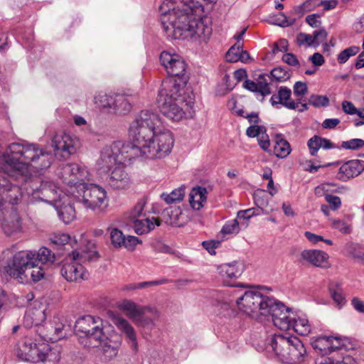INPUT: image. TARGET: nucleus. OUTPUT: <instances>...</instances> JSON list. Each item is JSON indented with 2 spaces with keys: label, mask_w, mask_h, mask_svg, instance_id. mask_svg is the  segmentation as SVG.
<instances>
[{
  "label": "nucleus",
  "mask_w": 364,
  "mask_h": 364,
  "mask_svg": "<svg viewBox=\"0 0 364 364\" xmlns=\"http://www.w3.org/2000/svg\"><path fill=\"white\" fill-rule=\"evenodd\" d=\"M159 125L157 114L149 110L140 112L129 129L130 143L122 144L118 141L105 146L96 162L97 170L108 172L132 158L161 159L168 156L174 145V136L170 130Z\"/></svg>",
  "instance_id": "nucleus-1"
},
{
  "label": "nucleus",
  "mask_w": 364,
  "mask_h": 364,
  "mask_svg": "<svg viewBox=\"0 0 364 364\" xmlns=\"http://www.w3.org/2000/svg\"><path fill=\"white\" fill-rule=\"evenodd\" d=\"M201 2L206 0H164L159 6L161 21L168 37L207 43L212 34L210 19L203 16Z\"/></svg>",
  "instance_id": "nucleus-2"
},
{
  "label": "nucleus",
  "mask_w": 364,
  "mask_h": 364,
  "mask_svg": "<svg viewBox=\"0 0 364 364\" xmlns=\"http://www.w3.org/2000/svg\"><path fill=\"white\" fill-rule=\"evenodd\" d=\"M53 155L38 144L14 142L0 154V172L26 182L33 173L49 168Z\"/></svg>",
  "instance_id": "nucleus-3"
},
{
  "label": "nucleus",
  "mask_w": 364,
  "mask_h": 364,
  "mask_svg": "<svg viewBox=\"0 0 364 364\" xmlns=\"http://www.w3.org/2000/svg\"><path fill=\"white\" fill-rule=\"evenodd\" d=\"M185 89V85H181L173 79L162 83L157 100L159 107L164 116L173 121L193 116V98Z\"/></svg>",
  "instance_id": "nucleus-4"
},
{
  "label": "nucleus",
  "mask_w": 364,
  "mask_h": 364,
  "mask_svg": "<svg viewBox=\"0 0 364 364\" xmlns=\"http://www.w3.org/2000/svg\"><path fill=\"white\" fill-rule=\"evenodd\" d=\"M266 350L272 352L282 363L301 364L307 356L306 350L300 339L286 333L274 334L267 339Z\"/></svg>",
  "instance_id": "nucleus-5"
},
{
  "label": "nucleus",
  "mask_w": 364,
  "mask_h": 364,
  "mask_svg": "<svg viewBox=\"0 0 364 364\" xmlns=\"http://www.w3.org/2000/svg\"><path fill=\"white\" fill-rule=\"evenodd\" d=\"M6 272L18 282H38L45 275L44 269L38 266L32 250L16 252L5 266Z\"/></svg>",
  "instance_id": "nucleus-6"
},
{
  "label": "nucleus",
  "mask_w": 364,
  "mask_h": 364,
  "mask_svg": "<svg viewBox=\"0 0 364 364\" xmlns=\"http://www.w3.org/2000/svg\"><path fill=\"white\" fill-rule=\"evenodd\" d=\"M16 355L19 360L31 363L57 364L60 359L58 349L50 348L44 344L37 346L28 338L18 342Z\"/></svg>",
  "instance_id": "nucleus-7"
},
{
  "label": "nucleus",
  "mask_w": 364,
  "mask_h": 364,
  "mask_svg": "<svg viewBox=\"0 0 364 364\" xmlns=\"http://www.w3.org/2000/svg\"><path fill=\"white\" fill-rule=\"evenodd\" d=\"M86 249L73 250L68 255L61 268L62 276L68 282H80L85 279L86 271L83 264L98 257L95 245L89 242Z\"/></svg>",
  "instance_id": "nucleus-8"
},
{
  "label": "nucleus",
  "mask_w": 364,
  "mask_h": 364,
  "mask_svg": "<svg viewBox=\"0 0 364 364\" xmlns=\"http://www.w3.org/2000/svg\"><path fill=\"white\" fill-rule=\"evenodd\" d=\"M72 191L70 196L86 209L100 213L108 205L107 191L98 185L81 183L77 187L73 186Z\"/></svg>",
  "instance_id": "nucleus-9"
},
{
  "label": "nucleus",
  "mask_w": 364,
  "mask_h": 364,
  "mask_svg": "<svg viewBox=\"0 0 364 364\" xmlns=\"http://www.w3.org/2000/svg\"><path fill=\"white\" fill-rule=\"evenodd\" d=\"M75 331L79 343L85 348H98L105 338L102 321L99 318L87 315L78 318Z\"/></svg>",
  "instance_id": "nucleus-10"
},
{
  "label": "nucleus",
  "mask_w": 364,
  "mask_h": 364,
  "mask_svg": "<svg viewBox=\"0 0 364 364\" xmlns=\"http://www.w3.org/2000/svg\"><path fill=\"white\" fill-rule=\"evenodd\" d=\"M273 302V298L262 294L255 289L247 290L236 299L240 311L254 319L262 321L268 314L267 306Z\"/></svg>",
  "instance_id": "nucleus-11"
},
{
  "label": "nucleus",
  "mask_w": 364,
  "mask_h": 364,
  "mask_svg": "<svg viewBox=\"0 0 364 364\" xmlns=\"http://www.w3.org/2000/svg\"><path fill=\"white\" fill-rule=\"evenodd\" d=\"M61 178L65 183V194L72 195V187H77L80 184L87 183L90 181V173L88 168L75 163L67 164L62 168Z\"/></svg>",
  "instance_id": "nucleus-12"
},
{
  "label": "nucleus",
  "mask_w": 364,
  "mask_h": 364,
  "mask_svg": "<svg viewBox=\"0 0 364 364\" xmlns=\"http://www.w3.org/2000/svg\"><path fill=\"white\" fill-rule=\"evenodd\" d=\"M0 228L5 236L19 238L25 232L23 218L16 207L0 210Z\"/></svg>",
  "instance_id": "nucleus-13"
},
{
  "label": "nucleus",
  "mask_w": 364,
  "mask_h": 364,
  "mask_svg": "<svg viewBox=\"0 0 364 364\" xmlns=\"http://www.w3.org/2000/svg\"><path fill=\"white\" fill-rule=\"evenodd\" d=\"M20 186L8 176H0V210L16 207L22 200Z\"/></svg>",
  "instance_id": "nucleus-14"
},
{
  "label": "nucleus",
  "mask_w": 364,
  "mask_h": 364,
  "mask_svg": "<svg viewBox=\"0 0 364 364\" xmlns=\"http://www.w3.org/2000/svg\"><path fill=\"white\" fill-rule=\"evenodd\" d=\"M31 189L29 191L27 188V191L33 199H38L49 204L63 200V195H65V188L63 190L49 181H43L39 187L31 181Z\"/></svg>",
  "instance_id": "nucleus-15"
},
{
  "label": "nucleus",
  "mask_w": 364,
  "mask_h": 364,
  "mask_svg": "<svg viewBox=\"0 0 364 364\" xmlns=\"http://www.w3.org/2000/svg\"><path fill=\"white\" fill-rule=\"evenodd\" d=\"M81 146L80 139L75 136L67 133H58L55 134L51 141L56 156L68 159L74 154Z\"/></svg>",
  "instance_id": "nucleus-16"
},
{
  "label": "nucleus",
  "mask_w": 364,
  "mask_h": 364,
  "mask_svg": "<svg viewBox=\"0 0 364 364\" xmlns=\"http://www.w3.org/2000/svg\"><path fill=\"white\" fill-rule=\"evenodd\" d=\"M46 307L39 301H33L28 307L24 318L25 326L30 328L41 325L46 318Z\"/></svg>",
  "instance_id": "nucleus-17"
},
{
  "label": "nucleus",
  "mask_w": 364,
  "mask_h": 364,
  "mask_svg": "<svg viewBox=\"0 0 364 364\" xmlns=\"http://www.w3.org/2000/svg\"><path fill=\"white\" fill-rule=\"evenodd\" d=\"M121 345L122 339L118 334L113 333L109 336L105 335V338L102 339L98 346L102 359L107 361L114 358L118 354Z\"/></svg>",
  "instance_id": "nucleus-18"
},
{
  "label": "nucleus",
  "mask_w": 364,
  "mask_h": 364,
  "mask_svg": "<svg viewBox=\"0 0 364 364\" xmlns=\"http://www.w3.org/2000/svg\"><path fill=\"white\" fill-rule=\"evenodd\" d=\"M119 310L124 311L125 314L132 319L134 322L137 317L141 314H145L146 312H150L155 317L159 315L158 310L150 306H139L132 300L124 299L118 304Z\"/></svg>",
  "instance_id": "nucleus-19"
},
{
  "label": "nucleus",
  "mask_w": 364,
  "mask_h": 364,
  "mask_svg": "<svg viewBox=\"0 0 364 364\" xmlns=\"http://www.w3.org/2000/svg\"><path fill=\"white\" fill-rule=\"evenodd\" d=\"M364 171V161L359 159L350 160L341 165L336 178L341 181H348L359 176Z\"/></svg>",
  "instance_id": "nucleus-20"
},
{
  "label": "nucleus",
  "mask_w": 364,
  "mask_h": 364,
  "mask_svg": "<svg viewBox=\"0 0 364 364\" xmlns=\"http://www.w3.org/2000/svg\"><path fill=\"white\" fill-rule=\"evenodd\" d=\"M107 184L114 189L124 190L131 186L132 180L124 168L117 165L106 178Z\"/></svg>",
  "instance_id": "nucleus-21"
},
{
  "label": "nucleus",
  "mask_w": 364,
  "mask_h": 364,
  "mask_svg": "<svg viewBox=\"0 0 364 364\" xmlns=\"http://www.w3.org/2000/svg\"><path fill=\"white\" fill-rule=\"evenodd\" d=\"M269 102L275 108H279V105H282L287 109L293 110L296 109L299 104L291 98V90L285 86H281L277 93L272 95Z\"/></svg>",
  "instance_id": "nucleus-22"
},
{
  "label": "nucleus",
  "mask_w": 364,
  "mask_h": 364,
  "mask_svg": "<svg viewBox=\"0 0 364 364\" xmlns=\"http://www.w3.org/2000/svg\"><path fill=\"white\" fill-rule=\"evenodd\" d=\"M329 256L320 250H304L300 253L299 261L317 267H328Z\"/></svg>",
  "instance_id": "nucleus-23"
},
{
  "label": "nucleus",
  "mask_w": 364,
  "mask_h": 364,
  "mask_svg": "<svg viewBox=\"0 0 364 364\" xmlns=\"http://www.w3.org/2000/svg\"><path fill=\"white\" fill-rule=\"evenodd\" d=\"M164 214L165 216H167L166 223L172 226L182 227L189 220L186 213H183L179 207L166 208Z\"/></svg>",
  "instance_id": "nucleus-24"
},
{
  "label": "nucleus",
  "mask_w": 364,
  "mask_h": 364,
  "mask_svg": "<svg viewBox=\"0 0 364 364\" xmlns=\"http://www.w3.org/2000/svg\"><path fill=\"white\" fill-rule=\"evenodd\" d=\"M218 273L224 279H236L239 277L244 271V264L240 262H232L230 263L222 264L218 267Z\"/></svg>",
  "instance_id": "nucleus-25"
},
{
  "label": "nucleus",
  "mask_w": 364,
  "mask_h": 364,
  "mask_svg": "<svg viewBox=\"0 0 364 364\" xmlns=\"http://www.w3.org/2000/svg\"><path fill=\"white\" fill-rule=\"evenodd\" d=\"M114 323L119 331L126 335L133 349L135 351H137L138 343L136 331L133 326L129 323L127 320L119 316L114 318Z\"/></svg>",
  "instance_id": "nucleus-26"
},
{
  "label": "nucleus",
  "mask_w": 364,
  "mask_h": 364,
  "mask_svg": "<svg viewBox=\"0 0 364 364\" xmlns=\"http://www.w3.org/2000/svg\"><path fill=\"white\" fill-rule=\"evenodd\" d=\"M116 94L99 92L94 96V104L102 112L112 114Z\"/></svg>",
  "instance_id": "nucleus-27"
},
{
  "label": "nucleus",
  "mask_w": 364,
  "mask_h": 364,
  "mask_svg": "<svg viewBox=\"0 0 364 364\" xmlns=\"http://www.w3.org/2000/svg\"><path fill=\"white\" fill-rule=\"evenodd\" d=\"M208 191L205 188L197 186L191 191L189 193V203L191 207L196 210H200L207 201Z\"/></svg>",
  "instance_id": "nucleus-28"
},
{
  "label": "nucleus",
  "mask_w": 364,
  "mask_h": 364,
  "mask_svg": "<svg viewBox=\"0 0 364 364\" xmlns=\"http://www.w3.org/2000/svg\"><path fill=\"white\" fill-rule=\"evenodd\" d=\"M132 223L134 231L138 235L148 233L154 230L156 226L160 225L159 220L154 217L134 219Z\"/></svg>",
  "instance_id": "nucleus-29"
},
{
  "label": "nucleus",
  "mask_w": 364,
  "mask_h": 364,
  "mask_svg": "<svg viewBox=\"0 0 364 364\" xmlns=\"http://www.w3.org/2000/svg\"><path fill=\"white\" fill-rule=\"evenodd\" d=\"M132 109V105L128 97L116 94L111 114L126 115Z\"/></svg>",
  "instance_id": "nucleus-30"
},
{
  "label": "nucleus",
  "mask_w": 364,
  "mask_h": 364,
  "mask_svg": "<svg viewBox=\"0 0 364 364\" xmlns=\"http://www.w3.org/2000/svg\"><path fill=\"white\" fill-rule=\"evenodd\" d=\"M291 328L301 336L309 335L312 330L311 325L306 315L293 316Z\"/></svg>",
  "instance_id": "nucleus-31"
},
{
  "label": "nucleus",
  "mask_w": 364,
  "mask_h": 364,
  "mask_svg": "<svg viewBox=\"0 0 364 364\" xmlns=\"http://www.w3.org/2000/svg\"><path fill=\"white\" fill-rule=\"evenodd\" d=\"M336 341L338 343V337L322 336H318L313 342L312 346L315 349H318L321 353L326 354L331 353L336 349V346H333L332 341Z\"/></svg>",
  "instance_id": "nucleus-32"
},
{
  "label": "nucleus",
  "mask_w": 364,
  "mask_h": 364,
  "mask_svg": "<svg viewBox=\"0 0 364 364\" xmlns=\"http://www.w3.org/2000/svg\"><path fill=\"white\" fill-rule=\"evenodd\" d=\"M243 87L251 92H256L257 95L261 96L262 101L265 96L271 94L269 84L262 81L261 79H259L257 82L246 80L243 83Z\"/></svg>",
  "instance_id": "nucleus-33"
},
{
  "label": "nucleus",
  "mask_w": 364,
  "mask_h": 364,
  "mask_svg": "<svg viewBox=\"0 0 364 364\" xmlns=\"http://www.w3.org/2000/svg\"><path fill=\"white\" fill-rule=\"evenodd\" d=\"M267 310L269 312L266 317H263V321L271 318L272 321L274 322V318H283L290 315L289 309L274 299H273L272 304L267 306Z\"/></svg>",
  "instance_id": "nucleus-34"
},
{
  "label": "nucleus",
  "mask_w": 364,
  "mask_h": 364,
  "mask_svg": "<svg viewBox=\"0 0 364 364\" xmlns=\"http://www.w3.org/2000/svg\"><path fill=\"white\" fill-rule=\"evenodd\" d=\"M328 289L331 298L338 307L341 308L346 305V299L341 282H331Z\"/></svg>",
  "instance_id": "nucleus-35"
},
{
  "label": "nucleus",
  "mask_w": 364,
  "mask_h": 364,
  "mask_svg": "<svg viewBox=\"0 0 364 364\" xmlns=\"http://www.w3.org/2000/svg\"><path fill=\"white\" fill-rule=\"evenodd\" d=\"M291 151L289 143L281 136H277L274 146V155L277 158L284 159L290 154Z\"/></svg>",
  "instance_id": "nucleus-36"
},
{
  "label": "nucleus",
  "mask_w": 364,
  "mask_h": 364,
  "mask_svg": "<svg viewBox=\"0 0 364 364\" xmlns=\"http://www.w3.org/2000/svg\"><path fill=\"white\" fill-rule=\"evenodd\" d=\"M168 282V279H158L154 281H149V282H143L139 283H130L124 285L121 290L123 291H134L136 289H143L149 287L151 286H157L161 284H164Z\"/></svg>",
  "instance_id": "nucleus-37"
},
{
  "label": "nucleus",
  "mask_w": 364,
  "mask_h": 364,
  "mask_svg": "<svg viewBox=\"0 0 364 364\" xmlns=\"http://www.w3.org/2000/svg\"><path fill=\"white\" fill-rule=\"evenodd\" d=\"M35 252L36 263L41 262L43 264H52L55 262V254L46 247H41L38 252Z\"/></svg>",
  "instance_id": "nucleus-38"
},
{
  "label": "nucleus",
  "mask_w": 364,
  "mask_h": 364,
  "mask_svg": "<svg viewBox=\"0 0 364 364\" xmlns=\"http://www.w3.org/2000/svg\"><path fill=\"white\" fill-rule=\"evenodd\" d=\"M184 195L185 188L181 186L173 190L170 193H163L161 195V198L167 204H172L181 201L183 199Z\"/></svg>",
  "instance_id": "nucleus-39"
},
{
  "label": "nucleus",
  "mask_w": 364,
  "mask_h": 364,
  "mask_svg": "<svg viewBox=\"0 0 364 364\" xmlns=\"http://www.w3.org/2000/svg\"><path fill=\"white\" fill-rule=\"evenodd\" d=\"M60 219L65 224L70 223L75 218V210L73 205L60 206L58 210Z\"/></svg>",
  "instance_id": "nucleus-40"
},
{
  "label": "nucleus",
  "mask_w": 364,
  "mask_h": 364,
  "mask_svg": "<svg viewBox=\"0 0 364 364\" xmlns=\"http://www.w3.org/2000/svg\"><path fill=\"white\" fill-rule=\"evenodd\" d=\"M186 69V64L183 59L178 55V58L175 60L173 65L168 67L166 72L168 75L181 77L185 73Z\"/></svg>",
  "instance_id": "nucleus-41"
},
{
  "label": "nucleus",
  "mask_w": 364,
  "mask_h": 364,
  "mask_svg": "<svg viewBox=\"0 0 364 364\" xmlns=\"http://www.w3.org/2000/svg\"><path fill=\"white\" fill-rule=\"evenodd\" d=\"M159 316V314L157 317H155L150 312H146L145 314H141L137 317L134 323L139 326L152 328L154 326V320L158 318Z\"/></svg>",
  "instance_id": "nucleus-42"
},
{
  "label": "nucleus",
  "mask_w": 364,
  "mask_h": 364,
  "mask_svg": "<svg viewBox=\"0 0 364 364\" xmlns=\"http://www.w3.org/2000/svg\"><path fill=\"white\" fill-rule=\"evenodd\" d=\"M360 48L358 46H353L348 47L338 53L337 60L340 64H343L346 63L350 58L358 54Z\"/></svg>",
  "instance_id": "nucleus-43"
},
{
  "label": "nucleus",
  "mask_w": 364,
  "mask_h": 364,
  "mask_svg": "<svg viewBox=\"0 0 364 364\" xmlns=\"http://www.w3.org/2000/svg\"><path fill=\"white\" fill-rule=\"evenodd\" d=\"M109 235L112 245L115 248H122L125 236L123 232L117 228H112L110 230Z\"/></svg>",
  "instance_id": "nucleus-44"
},
{
  "label": "nucleus",
  "mask_w": 364,
  "mask_h": 364,
  "mask_svg": "<svg viewBox=\"0 0 364 364\" xmlns=\"http://www.w3.org/2000/svg\"><path fill=\"white\" fill-rule=\"evenodd\" d=\"M70 237V235L63 232H55L50 235V242L56 247H60L66 245Z\"/></svg>",
  "instance_id": "nucleus-45"
},
{
  "label": "nucleus",
  "mask_w": 364,
  "mask_h": 364,
  "mask_svg": "<svg viewBox=\"0 0 364 364\" xmlns=\"http://www.w3.org/2000/svg\"><path fill=\"white\" fill-rule=\"evenodd\" d=\"M308 104L314 107H327L329 99L326 95H311L308 100Z\"/></svg>",
  "instance_id": "nucleus-46"
},
{
  "label": "nucleus",
  "mask_w": 364,
  "mask_h": 364,
  "mask_svg": "<svg viewBox=\"0 0 364 364\" xmlns=\"http://www.w3.org/2000/svg\"><path fill=\"white\" fill-rule=\"evenodd\" d=\"M178 54L169 51H163L160 55V62L166 70L168 67L173 65V62L178 58Z\"/></svg>",
  "instance_id": "nucleus-47"
},
{
  "label": "nucleus",
  "mask_w": 364,
  "mask_h": 364,
  "mask_svg": "<svg viewBox=\"0 0 364 364\" xmlns=\"http://www.w3.org/2000/svg\"><path fill=\"white\" fill-rule=\"evenodd\" d=\"M308 92V87L306 82L301 81L296 82L293 87L294 95L297 98L296 102L300 103V100Z\"/></svg>",
  "instance_id": "nucleus-48"
},
{
  "label": "nucleus",
  "mask_w": 364,
  "mask_h": 364,
  "mask_svg": "<svg viewBox=\"0 0 364 364\" xmlns=\"http://www.w3.org/2000/svg\"><path fill=\"white\" fill-rule=\"evenodd\" d=\"M242 46L240 44H235L231 46L228 50L225 58L228 62L235 63L240 60V53L241 51Z\"/></svg>",
  "instance_id": "nucleus-49"
},
{
  "label": "nucleus",
  "mask_w": 364,
  "mask_h": 364,
  "mask_svg": "<svg viewBox=\"0 0 364 364\" xmlns=\"http://www.w3.org/2000/svg\"><path fill=\"white\" fill-rule=\"evenodd\" d=\"M240 230V228L237 218L227 222L222 228V232L225 235H236Z\"/></svg>",
  "instance_id": "nucleus-50"
},
{
  "label": "nucleus",
  "mask_w": 364,
  "mask_h": 364,
  "mask_svg": "<svg viewBox=\"0 0 364 364\" xmlns=\"http://www.w3.org/2000/svg\"><path fill=\"white\" fill-rule=\"evenodd\" d=\"M331 227L343 234H348L351 231L350 225L341 219H331Z\"/></svg>",
  "instance_id": "nucleus-51"
},
{
  "label": "nucleus",
  "mask_w": 364,
  "mask_h": 364,
  "mask_svg": "<svg viewBox=\"0 0 364 364\" xmlns=\"http://www.w3.org/2000/svg\"><path fill=\"white\" fill-rule=\"evenodd\" d=\"M266 132L267 129L264 126L252 124L247 129L246 134L249 137H257V139H259V136H262Z\"/></svg>",
  "instance_id": "nucleus-52"
},
{
  "label": "nucleus",
  "mask_w": 364,
  "mask_h": 364,
  "mask_svg": "<svg viewBox=\"0 0 364 364\" xmlns=\"http://www.w3.org/2000/svg\"><path fill=\"white\" fill-rule=\"evenodd\" d=\"M293 316L291 315L279 318H274V325L281 330H289L291 326Z\"/></svg>",
  "instance_id": "nucleus-53"
},
{
  "label": "nucleus",
  "mask_w": 364,
  "mask_h": 364,
  "mask_svg": "<svg viewBox=\"0 0 364 364\" xmlns=\"http://www.w3.org/2000/svg\"><path fill=\"white\" fill-rule=\"evenodd\" d=\"M363 146H364V141L361 139H352L341 144L342 148L350 150H356Z\"/></svg>",
  "instance_id": "nucleus-54"
},
{
  "label": "nucleus",
  "mask_w": 364,
  "mask_h": 364,
  "mask_svg": "<svg viewBox=\"0 0 364 364\" xmlns=\"http://www.w3.org/2000/svg\"><path fill=\"white\" fill-rule=\"evenodd\" d=\"M141 241L135 236L127 235L124 236L123 246L129 251H133L135 250L136 246L139 244Z\"/></svg>",
  "instance_id": "nucleus-55"
},
{
  "label": "nucleus",
  "mask_w": 364,
  "mask_h": 364,
  "mask_svg": "<svg viewBox=\"0 0 364 364\" xmlns=\"http://www.w3.org/2000/svg\"><path fill=\"white\" fill-rule=\"evenodd\" d=\"M271 75L277 81H285L289 78V74L284 68L277 67L271 71Z\"/></svg>",
  "instance_id": "nucleus-56"
},
{
  "label": "nucleus",
  "mask_w": 364,
  "mask_h": 364,
  "mask_svg": "<svg viewBox=\"0 0 364 364\" xmlns=\"http://www.w3.org/2000/svg\"><path fill=\"white\" fill-rule=\"evenodd\" d=\"M321 137L318 136H314L308 141V147L312 156H315L321 148Z\"/></svg>",
  "instance_id": "nucleus-57"
},
{
  "label": "nucleus",
  "mask_w": 364,
  "mask_h": 364,
  "mask_svg": "<svg viewBox=\"0 0 364 364\" xmlns=\"http://www.w3.org/2000/svg\"><path fill=\"white\" fill-rule=\"evenodd\" d=\"M318 364H358V362L353 357L346 355L343 357L342 360H338L336 362L333 361L331 358H325Z\"/></svg>",
  "instance_id": "nucleus-58"
},
{
  "label": "nucleus",
  "mask_w": 364,
  "mask_h": 364,
  "mask_svg": "<svg viewBox=\"0 0 364 364\" xmlns=\"http://www.w3.org/2000/svg\"><path fill=\"white\" fill-rule=\"evenodd\" d=\"M258 215H259V211L258 210V209L252 208L238 211L237 214V218L248 220L253 216Z\"/></svg>",
  "instance_id": "nucleus-59"
},
{
  "label": "nucleus",
  "mask_w": 364,
  "mask_h": 364,
  "mask_svg": "<svg viewBox=\"0 0 364 364\" xmlns=\"http://www.w3.org/2000/svg\"><path fill=\"white\" fill-rule=\"evenodd\" d=\"M325 199L326 202L329 204V207L332 210H337L341 206V198L338 196H333L331 194H326Z\"/></svg>",
  "instance_id": "nucleus-60"
},
{
  "label": "nucleus",
  "mask_w": 364,
  "mask_h": 364,
  "mask_svg": "<svg viewBox=\"0 0 364 364\" xmlns=\"http://www.w3.org/2000/svg\"><path fill=\"white\" fill-rule=\"evenodd\" d=\"M296 41L299 46L304 44H306L308 46H315L313 34L309 35L304 33H301L297 36Z\"/></svg>",
  "instance_id": "nucleus-61"
},
{
  "label": "nucleus",
  "mask_w": 364,
  "mask_h": 364,
  "mask_svg": "<svg viewBox=\"0 0 364 364\" xmlns=\"http://www.w3.org/2000/svg\"><path fill=\"white\" fill-rule=\"evenodd\" d=\"M293 23L294 21L289 20L284 13H280L272 22L273 24L281 27L290 26Z\"/></svg>",
  "instance_id": "nucleus-62"
},
{
  "label": "nucleus",
  "mask_w": 364,
  "mask_h": 364,
  "mask_svg": "<svg viewBox=\"0 0 364 364\" xmlns=\"http://www.w3.org/2000/svg\"><path fill=\"white\" fill-rule=\"evenodd\" d=\"M350 254L355 259L364 262V247L359 245H353Z\"/></svg>",
  "instance_id": "nucleus-63"
},
{
  "label": "nucleus",
  "mask_w": 364,
  "mask_h": 364,
  "mask_svg": "<svg viewBox=\"0 0 364 364\" xmlns=\"http://www.w3.org/2000/svg\"><path fill=\"white\" fill-rule=\"evenodd\" d=\"M327 36L328 33L324 28H321L318 31H314L313 32V38L315 42V46H318L319 43L325 41Z\"/></svg>",
  "instance_id": "nucleus-64"
}]
</instances>
